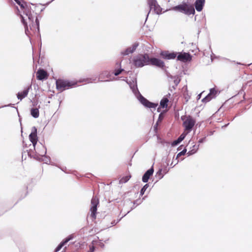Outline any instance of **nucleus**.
<instances>
[{"mask_svg": "<svg viewBox=\"0 0 252 252\" xmlns=\"http://www.w3.org/2000/svg\"><path fill=\"white\" fill-rule=\"evenodd\" d=\"M179 143H179V141L177 140H177H176L172 142V146H176V145H178V144H179Z\"/></svg>", "mask_w": 252, "mask_h": 252, "instance_id": "obj_30", "label": "nucleus"}, {"mask_svg": "<svg viewBox=\"0 0 252 252\" xmlns=\"http://www.w3.org/2000/svg\"><path fill=\"white\" fill-rule=\"evenodd\" d=\"M187 133H182L180 136L179 137L180 138V139H182L183 140L184 139V138H185L186 135H187Z\"/></svg>", "mask_w": 252, "mask_h": 252, "instance_id": "obj_31", "label": "nucleus"}, {"mask_svg": "<svg viewBox=\"0 0 252 252\" xmlns=\"http://www.w3.org/2000/svg\"><path fill=\"white\" fill-rule=\"evenodd\" d=\"M169 100L166 97H163L160 102V106L162 108H166Z\"/></svg>", "mask_w": 252, "mask_h": 252, "instance_id": "obj_20", "label": "nucleus"}, {"mask_svg": "<svg viewBox=\"0 0 252 252\" xmlns=\"http://www.w3.org/2000/svg\"><path fill=\"white\" fill-rule=\"evenodd\" d=\"M218 94V91L214 88L211 89L209 94L204 97L202 100V102L206 103L210 101L212 98H215Z\"/></svg>", "mask_w": 252, "mask_h": 252, "instance_id": "obj_11", "label": "nucleus"}, {"mask_svg": "<svg viewBox=\"0 0 252 252\" xmlns=\"http://www.w3.org/2000/svg\"><path fill=\"white\" fill-rule=\"evenodd\" d=\"M177 54L175 52L168 53L166 52L162 54L165 58L167 59H174L177 56Z\"/></svg>", "mask_w": 252, "mask_h": 252, "instance_id": "obj_19", "label": "nucleus"}, {"mask_svg": "<svg viewBox=\"0 0 252 252\" xmlns=\"http://www.w3.org/2000/svg\"><path fill=\"white\" fill-rule=\"evenodd\" d=\"M76 85V83L70 82L67 80L58 79L56 81V87L60 92L72 88Z\"/></svg>", "mask_w": 252, "mask_h": 252, "instance_id": "obj_4", "label": "nucleus"}, {"mask_svg": "<svg viewBox=\"0 0 252 252\" xmlns=\"http://www.w3.org/2000/svg\"><path fill=\"white\" fill-rule=\"evenodd\" d=\"M205 2V0H196L194 5L197 11L200 12L202 10Z\"/></svg>", "mask_w": 252, "mask_h": 252, "instance_id": "obj_15", "label": "nucleus"}, {"mask_svg": "<svg viewBox=\"0 0 252 252\" xmlns=\"http://www.w3.org/2000/svg\"><path fill=\"white\" fill-rule=\"evenodd\" d=\"M148 64H151L159 67H163L164 66V63L162 61L155 58L151 59L149 58Z\"/></svg>", "mask_w": 252, "mask_h": 252, "instance_id": "obj_12", "label": "nucleus"}, {"mask_svg": "<svg viewBox=\"0 0 252 252\" xmlns=\"http://www.w3.org/2000/svg\"><path fill=\"white\" fill-rule=\"evenodd\" d=\"M21 21L23 24L24 25L25 29V32L26 34H28V32H29L28 30V22L26 21V19H25V17H24L22 15H21Z\"/></svg>", "mask_w": 252, "mask_h": 252, "instance_id": "obj_22", "label": "nucleus"}, {"mask_svg": "<svg viewBox=\"0 0 252 252\" xmlns=\"http://www.w3.org/2000/svg\"><path fill=\"white\" fill-rule=\"evenodd\" d=\"M130 178H131V176L130 175H127V176H126L125 177H123V178H122L120 179V184L126 183V182H127L129 180V179Z\"/></svg>", "mask_w": 252, "mask_h": 252, "instance_id": "obj_23", "label": "nucleus"}, {"mask_svg": "<svg viewBox=\"0 0 252 252\" xmlns=\"http://www.w3.org/2000/svg\"><path fill=\"white\" fill-rule=\"evenodd\" d=\"M138 46V44L134 43L131 47L127 48L125 51L122 52V54L124 56L128 55L129 54L132 53L136 49Z\"/></svg>", "mask_w": 252, "mask_h": 252, "instance_id": "obj_17", "label": "nucleus"}, {"mask_svg": "<svg viewBox=\"0 0 252 252\" xmlns=\"http://www.w3.org/2000/svg\"><path fill=\"white\" fill-rule=\"evenodd\" d=\"M99 201L98 198L95 196H93L91 200V207L90 208L91 217L93 220L96 219L97 207L99 205Z\"/></svg>", "mask_w": 252, "mask_h": 252, "instance_id": "obj_6", "label": "nucleus"}, {"mask_svg": "<svg viewBox=\"0 0 252 252\" xmlns=\"http://www.w3.org/2000/svg\"><path fill=\"white\" fill-rule=\"evenodd\" d=\"M89 248H90V250L88 251V252H94L95 248H94V246L93 245H90L89 246Z\"/></svg>", "mask_w": 252, "mask_h": 252, "instance_id": "obj_29", "label": "nucleus"}, {"mask_svg": "<svg viewBox=\"0 0 252 252\" xmlns=\"http://www.w3.org/2000/svg\"><path fill=\"white\" fill-rule=\"evenodd\" d=\"M148 187V184H146L140 190V195H143L145 191V190H146V189H147V188Z\"/></svg>", "mask_w": 252, "mask_h": 252, "instance_id": "obj_26", "label": "nucleus"}, {"mask_svg": "<svg viewBox=\"0 0 252 252\" xmlns=\"http://www.w3.org/2000/svg\"><path fill=\"white\" fill-rule=\"evenodd\" d=\"M108 79L104 80V81H108Z\"/></svg>", "mask_w": 252, "mask_h": 252, "instance_id": "obj_38", "label": "nucleus"}, {"mask_svg": "<svg viewBox=\"0 0 252 252\" xmlns=\"http://www.w3.org/2000/svg\"><path fill=\"white\" fill-rule=\"evenodd\" d=\"M188 154H189V155H190L192 154V153H191V152L189 151V152L188 153Z\"/></svg>", "mask_w": 252, "mask_h": 252, "instance_id": "obj_34", "label": "nucleus"}, {"mask_svg": "<svg viewBox=\"0 0 252 252\" xmlns=\"http://www.w3.org/2000/svg\"><path fill=\"white\" fill-rule=\"evenodd\" d=\"M123 71H124V70L123 69L120 68L118 69H115L113 73L115 76H118Z\"/></svg>", "mask_w": 252, "mask_h": 252, "instance_id": "obj_24", "label": "nucleus"}, {"mask_svg": "<svg viewBox=\"0 0 252 252\" xmlns=\"http://www.w3.org/2000/svg\"><path fill=\"white\" fill-rule=\"evenodd\" d=\"M29 89L30 88L28 87V88L25 89L23 91L19 92L17 94V98L20 100H21L24 98L26 97L28 94Z\"/></svg>", "mask_w": 252, "mask_h": 252, "instance_id": "obj_18", "label": "nucleus"}, {"mask_svg": "<svg viewBox=\"0 0 252 252\" xmlns=\"http://www.w3.org/2000/svg\"><path fill=\"white\" fill-rule=\"evenodd\" d=\"M148 4L149 5L150 10H153L154 12L157 14L161 13L162 9L156 0H148Z\"/></svg>", "mask_w": 252, "mask_h": 252, "instance_id": "obj_8", "label": "nucleus"}, {"mask_svg": "<svg viewBox=\"0 0 252 252\" xmlns=\"http://www.w3.org/2000/svg\"><path fill=\"white\" fill-rule=\"evenodd\" d=\"M161 171H162V170H161V169H160V170L158 171V172H159V173H160V172H161Z\"/></svg>", "mask_w": 252, "mask_h": 252, "instance_id": "obj_37", "label": "nucleus"}, {"mask_svg": "<svg viewBox=\"0 0 252 252\" xmlns=\"http://www.w3.org/2000/svg\"><path fill=\"white\" fill-rule=\"evenodd\" d=\"M177 140L179 142V143H180L182 141H183L182 139H180V137H179L178 139H177Z\"/></svg>", "mask_w": 252, "mask_h": 252, "instance_id": "obj_33", "label": "nucleus"}, {"mask_svg": "<svg viewBox=\"0 0 252 252\" xmlns=\"http://www.w3.org/2000/svg\"><path fill=\"white\" fill-rule=\"evenodd\" d=\"M172 78L174 79L173 82L174 84L176 86H177L180 83V79L178 77H174Z\"/></svg>", "mask_w": 252, "mask_h": 252, "instance_id": "obj_25", "label": "nucleus"}, {"mask_svg": "<svg viewBox=\"0 0 252 252\" xmlns=\"http://www.w3.org/2000/svg\"><path fill=\"white\" fill-rule=\"evenodd\" d=\"M192 59V56L189 53H180L177 56V60L185 63L189 62Z\"/></svg>", "mask_w": 252, "mask_h": 252, "instance_id": "obj_9", "label": "nucleus"}, {"mask_svg": "<svg viewBox=\"0 0 252 252\" xmlns=\"http://www.w3.org/2000/svg\"><path fill=\"white\" fill-rule=\"evenodd\" d=\"M181 119L184 121L183 125L185 130L188 131V132L190 131L195 124V120L190 116L182 117Z\"/></svg>", "mask_w": 252, "mask_h": 252, "instance_id": "obj_5", "label": "nucleus"}, {"mask_svg": "<svg viewBox=\"0 0 252 252\" xmlns=\"http://www.w3.org/2000/svg\"><path fill=\"white\" fill-rule=\"evenodd\" d=\"M36 78L38 80H43L47 79L48 77V74L46 71L43 69H39L36 73Z\"/></svg>", "mask_w": 252, "mask_h": 252, "instance_id": "obj_10", "label": "nucleus"}, {"mask_svg": "<svg viewBox=\"0 0 252 252\" xmlns=\"http://www.w3.org/2000/svg\"><path fill=\"white\" fill-rule=\"evenodd\" d=\"M140 100L141 103L146 107L155 109L158 106V104L151 102L143 96L140 98Z\"/></svg>", "mask_w": 252, "mask_h": 252, "instance_id": "obj_13", "label": "nucleus"}, {"mask_svg": "<svg viewBox=\"0 0 252 252\" xmlns=\"http://www.w3.org/2000/svg\"><path fill=\"white\" fill-rule=\"evenodd\" d=\"M186 152H187V150L186 149H184L182 151H181V152H180L178 154V155H177L176 158H178L180 157L185 155Z\"/></svg>", "mask_w": 252, "mask_h": 252, "instance_id": "obj_27", "label": "nucleus"}, {"mask_svg": "<svg viewBox=\"0 0 252 252\" xmlns=\"http://www.w3.org/2000/svg\"><path fill=\"white\" fill-rule=\"evenodd\" d=\"M29 139L31 142L32 143L33 146L34 147V150L35 152L40 156L44 155L45 153L40 152L36 150L35 145L37 143V129L34 127V130L32 132V133L29 135Z\"/></svg>", "mask_w": 252, "mask_h": 252, "instance_id": "obj_7", "label": "nucleus"}, {"mask_svg": "<svg viewBox=\"0 0 252 252\" xmlns=\"http://www.w3.org/2000/svg\"><path fill=\"white\" fill-rule=\"evenodd\" d=\"M181 147L182 146H180V147H178V149L181 150L182 149Z\"/></svg>", "mask_w": 252, "mask_h": 252, "instance_id": "obj_36", "label": "nucleus"}, {"mask_svg": "<svg viewBox=\"0 0 252 252\" xmlns=\"http://www.w3.org/2000/svg\"><path fill=\"white\" fill-rule=\"evenodd\" d=\"M31 113L34 118H38L39 117V110L37 108H32L31 110Z\"/></svg>", "mask_w": 252, "mask_h": 252, "instance_id": "obj_21", "label": "nucleus"}, {"mask_svg": "<svg viewBox=\"0 0 252 252\" xmlns=\"http://www.w3.org/2000/svg\"><path fill=\"white\" fill-rule=\"evenodd\" d=\"M153 173L154 169L153 168L148 170L143 176L142 181L144 183H147L148 181L150 176L153 175Z\"/></svg>", "mask_w": 252, "mask_h": 252, "instance_id": "obj_16", "label": "nucleus"}, {"mask_svg": "<svg viewBox=\"0 0 252 252\" xmlns=\"http://www.w3.org/2000/svg\"><path fill=\"white\" fill-rule=\"evenodd\" d=\"M117 65H118V66H119L121 65V63H117Z\"/></svg>", "mask_w": 252, "mask_h": 252, "instance_id": "obj_35", "label": "nucleus"}, {"mask_svg": "<svg viewBox=\"0 0 252 252\" xmlns=\"http://www.w3.org/2000/svg\"><path fill=\"white\" fill-rule=\"evenodd\" d=\"M133 63L136 67H141L148 64L149 56L147 54L139 55L133 59Z\"/></svg>", "mask_w": 252, "mask_h": 252, "instance_id": "obj_3", "label": "nucleus"}, {"mask_svg": "<svg viewBox=\"0 0 252 252\" xmlns=\"http://www.w3.org/2000/svg\"><path fill=\"white\" fill-rule=\"evenodd\" d=\"M73 238L72 235H70L62 241L56 248L55 252L59 251L68 241Z\"/></svg>", "mask_w": 252, "mask_h": 252, "instance_id": "obj_14", "label": "nucleus"}, {"mask_svg": "<svg viewBox=\"0 0 252 252\" xmlns=\"http://www.w3.org/2000/svg\"><path fill=\"white\" fill-rule=\"evenodd\" d=\"M16 3L20 6L21 8L23 10L24 13L28 17L29 26L31 30H36L37 29L38 31L39 29V22L37 18L36 17L35 20L34 22V17L32 16L31 11L29 7L28 6L26 3L23 0H14Z\"/></svg>", "mask_w": 252, "mask_h": 252, "instance_id": "obj_1", "label": "nucleus"}, {"mask_svg": "<svg viewBox=\"0 0 252 252\" xmlns=\"http://www.w3.org/2000/svg\"><path fill=\"white\" fill-rule=\"evenodd\" d=\"M107 74V72L105 71L104 72H103L101 73L99 77V79L101 80V81H103V79H105V78L103 77L104 75H106Z\"/></svg>", "mask_w": 252, "mask_h": 252, "instance_id": "obj_28", "label": "nucleus"}, {"mask_svg": "<svg viewBox=\"0 0 252 252\" xmlns=\"http://www.w3.org/2000/svg\"><path fill=\"white\" fill-rule=\"evenodd\" d=\"M173 9L189 15L194 14L195 13V10L193 6L185 2L175 6L173 8Z\"/></svg>", "mask_w": 252, "mask_h": 252, "instance_id": "obj_2", "label": "nucleus"}, {"mask_svg": "<svg viewBox=\"0 0 252 252\" xmlns=\"http://www.w3.org/2000/svg\"><path fill=\"white\" fill-rule=\"evenodd\" d=\"M117 223V222H116L115 220H114L113 221H112L111 222V224L112 225H115Z\"/></svg>", "mask_w": 252, "mask_h": 252, "instance_id": "obj_32", "label": "nucleus"}]
</instances>
